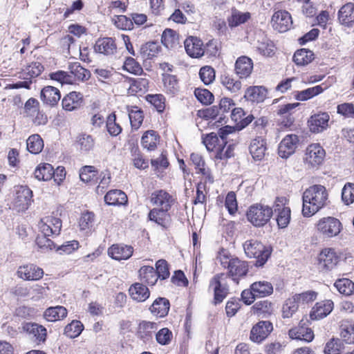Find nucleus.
Segmentation results:
<instances>
[{
  "label": "nucleus",
  "mask_w": 354,
  "mask_h": 354,
  "mask_svg": "<svg viewBox=\"0 0 354 354\" xmlns=\"http://www.w3.org/2000/svg\"><path fill=\"white\" fill-rule=\"evenodd\" d=\"M328 199V193L324 186L321 185L310 186L303 193V215L306 217L314 215L326 205Z\"/></svg>",
  "instance_id": "1"
},
{
  "label": "nucleus",
  "mask_w": 354,
  "mask_h": 354,
  "mask_svg": "<svg viewBox=\"0 0 354 354\" xmlns=\"http://www.w3.org/2000/svg\"><path fill=\"white\" fill-rule=\"evenodd\" d=\"M217 261L228 270L227 275L238 282L241 277L245 276L248 272V264L246 261L232 256L226 250H221L216 257Z\"/></svg>",
  "instance_id": "2"
},
{
  "label": "nucleus",
  "mask_w": 354,
  "mask_h": 354,
  "mask_svg": "<svg viewBox=\"0 0 354 354\" xmlns=\"http://www.w3.org/2000/svg\"><path fill=\"white\" fill-rule=\"evenodd\" d=\"M245 253L249 258L257 259L255 265L262 266L268 259L271 251L257 240H248L243 244Z\"/></svg>",
  "instance_id": "3"
},
{
  "label": "nucleus",
  "mask_w": 354,
  "mask_h": 354,
  "mask_svg": "<svg viewBox=\"0 0 354 354\" xmlns=\"http://www.w3.org/2000/svg\"><path fill=\"white\" fill-rule=\"evenodd\" d=\"M272 207L263 204H254L250 207L247 212L248 220L255 227L265 225L272 218Z\"/></svg>",
  "instance_id": "4"
},
{
  "label": "nucleus",
  "mask_w": 354,
  "mask_h": 354,
  "mask_svg": "<svg viewBox=\"0 0 354 354\" xmlns=\"http://www.w3.org/2000/svg\"><path fill=\"white\" fill-rule=\"evenodd\" d=\"M224 277L223 273L217 274L209 281V290L214 293V304L221 303L229 293V287L224 281Z\"/></svg>",
  "instance_id": "5"
},
{
  "label": "nucleus",
  "mask_w": 354,
  "mask_h": 354,
  "mask_svg": "<svg viewBox=\"0 0 354 354\" xmlns=\"http://www.w3.org/2000/svg\"><path fill=\"white\" fill-rule=\"evenodd\" d=\"M317 230L324 236L330 238L337 236L341 231L340 221L334 217H325L320 219L317 225Z\"/></svg>",
  "instance_id": "6"
},
{
  "label": "nucleus",
  "mask_w": 354,
  "mask_h": 354,
  "mask_svg": "<svg viewBox=\"0 0 354 354\" xmlns=\"http://www.w3.org/2000/svg\"><path fill=\"white\" fill-rule=\"evenodd\" d=\"M32 190L26 186H19L16 189L13 207L18 212L26 210L31 204Z\"/></svg>",
  "instance_id": "7"
},
{
  "label": "nucleus",
  "mask_w": 354,
  "mask_h": 354,
  "mask_svg": "<svg viewBox=\"0 0 354 354\" xmlns=\"http://www.w3.org/2000/svg\"><path fill=\"white\" fill-rule=\"evenodd\" d=\"M38 227L43 234L57 236L61 232L62 221L53 216H46L41 218Z\"/></svg>",
  "instance_id": "8"
},
{
  "label": "nucleus",
  "mask_w": 354,
  "mask_h": 354,
  "mask_svg": "<svg viewBox=\"0 0 354 354\" xmlns=\"http://www.w3.org/2000/svg\"><path fill=\"white\" fill-rule=\"evenodd\" d=\"M286 198L277 197L274 202V211L277 213V222L279 228H285L290 221V209L286 207Z\"/></svg>",
  "instance_id": "9"
},
{
  "label": "nucleus",
  "mask_w": 354,
  "mask_h": 354,
  "mask_svg": "<svg viewBox=\"0 0 354 354\" xmlns=\"http://www.w3.org/2000/svg\"><path fill=\"white\" fill-rule=\"evenodd\" d=\"M319 266L322 270L333 269L339 261V256L333 248H324L318 256Z\"/></svg>",
  "instance_id": "10"
},
{
  "label": "nucleus",
  "mask_w": 354,
  "mask_h": 354,
  "mask_svg": "<svg viewBox=\"0 0 354 354\" xmlns=\"http://www.w3.org/2000/svg\"><path fill=\"white\" fill-rule=\"evenodd\" d=\"M273 330L272 324L269 321H260L251 329L250 338L256 343H261Z\"/></svg>",
  "instance_id": "11"
},
{
  "label": "nucleus",
  "mask_w": 354,
  "mask_h": 354,
  "mask_svg": "<svg viewBox=\"0 0 354 354\" xmlns=\"http://www.w3.org/2000/svg\"><path fill=\"white\" fill-rule=\"evenodd\" d=\"M299 139L295 134L285 136L279 143L278 153L283 158H288L292 155L299 145Z\"/></svg>",
  "instance_id": "12"
},
{
  "label": "nucleus",
  "mask_w": 354,
  "mask_h": 354,
  "mask_svg": "<svg viewBox=\"0 0 354 354\" xmlns=\"http://www.w3.org/2000/svg\"><path fill=\"white\" fill-rule=\"evenodd\" d=\"M271 24L274 30L280 32H286L292 24L291 15L286 10H278L273 14Z\"/></svg>",
  "instance_id": "13"
},
{
  "label": "nucleus",
  "mask_w": 354,
  "mask_h": 354,
  "mask_svg": "<svg viewBox=\"0 0 354 354\" xmlns=\"http://www.w3.org/2000/svg\"><path fill=\"white\" fill-rule=\"evenodd\" d=\"M325 151L319 144H312L306 149L305 161L311 167L321 165L325 157Z\"/></svg>",
  "instance_id": "14"
},
{
  "label": "nucleus",
  "mask_w": 354,
  "mask_h": 354,
  "mask_svg": "<svg viewBox=\"0 0 354 354\" xmlns=\"http://www.w3.org/2000/svg\"><path fill=\"white\" fill-rule=\"evenodd\" d=\"M256 39V48L262 55L271 57L274 54L275 46L273 42L263 32L261 31L257 32Z\"/></svg>",
  "instance_id": "15"
},
{
  "label": "nucleus",
  "mask_w": 354,
  "mask_h": 354,
  "mask_svg": "<svg viewBox=\"0 0 354 354\" xmlns=\"http://www.w3.org/2000/svg\"><path fill=\"white\" fill-rule=\"evenodd\" d=\"M203 142L209 151H216V158L223 159V151L226 145H222L221 138L216 133H211L203 139Z\"/></svg>",
  "instance_id": "16"
},
{
  "label": "nucleus",
  "mask_w": 354,
  "mask_h": 354,
  "mask_svg": "<svg viewBox=\"0 0 354 354\" xmlns=\"http://www.w3.org/2000/svg\"><path fill=\"white\" fill-rule=\"evenodd\" d=\"M83 102V95L80 92L71 91L66 94L62 101V108L67 111L79 109Z\"/></svg>",
  "instance_id": "17"
},
{
  "label": "nucleus",
  "mask_w": 354,
  "mask_h": 354,
  "mask_svg": "<svg viewBox=\"0 0 354 354\" xmlns=\"http://www.w3.org/2000/svg\"><path fill=\"white\" fill-rule=\"evenodd\" d=\"M185 48L192 57H201L204 55L205 48L202 41L196 37H189L185 41Z\"/></svg>",
  "instance_id": "18"
},
{
  "label": "nucleus",
  "mask_w": 354,
  "mask_h": 354,
  "mask_svg": "<svg viewBox=\"0 0 354 354\" xmlns=\"http://www.w3.org/2000/svg\"><path fill=\"white\" fill-rule=\"evenodd\" d=\"M68 74L75 81L84 82L91 77V73L88 70L81 66L78 62H69L68 64Z\"/></svg>",
  "instance_id": "19"
},
{
  "label": "nucleus",
  "mask_w": 354,
  "mask_h": 354,
  "mask_svg": "<svg viewBox=\"0 0 354 354\" xmlns=\"http://www.w3.org/2000/svg\"><path fill=\"white\" fill-rule=\"evenodd\" d=\"M329 115L326 112L312 115L308 120L310 129L313 133H319L326 129L329 121Z\"/></svg>",
  "instance_id": "20"
},
{
  "label": "nucleus",
  "mask_w": 354,
  "mask_h": 354,
  "mask_svg": "<svg viewBox=\"0 0 354 354\" xmlns=\"http://www.w3.org/2000/svg\"><path fill=\"white\" fill-rule=\"evenodd\" d=\"M133 249L131 246L115 244L113 245L108 250L109 255L115 260H126L129 259L133 254Z\"/></svg>",
  "instance_id": "21"
},
{
  "label": "nucleus",
  "mask_w": 354,
  "mask_h": 354,
  "mask_svg": "<svg viewBox=\"0 0 354 354\" xmlns=\"http://www.w3.org/2000/svg\"><path fill=\"white\" fill-rule=\"evenodd\" d=\"M17 274L25 280H38L43 277L44 271L35 265L30 264L19 267Z\"/></svg>",
  "instance_id": "22"
},
{
  "label": "nucleus",
  "mask_w": 354,
  "mask_h": 354,
  "mask_svg": "<svg viewBox=\"0 0 354 354\" xmlns=\"http://www.w3.org/2000/svg\"><path fill=\"white\" fill-rule=\"evenodd\" d=\"M95 51L105 55H113L117 50L114 39L111 37L98 39L94 46Z\"/></svg>",
  "instance_id": "23"
},
{
  "label": "nucleus",
  "mask_w": 354,
  "mask_h": 354,
  "mask_svg": "<svg viewBox=\"0 0 354 354\" xmlns=\"http://www.w3.org/2000/svg\"><path fill=\"white\" fill-rule=\"evenodd\" d=\"M333 302L331 300L317 302L310 313V318L319 319L326 317L333 310Z\"/></svg>",
  "instance_id": "24"
},
{
  "label": "nucleus",
  "mask_w": 354,
  "mask_h": 354,
  "mask_svg": "<svg viewBox=\"0 0 354 354\" xmlns=\"http://www.w3.org/2000/svg\"><path fill=\"white\" fill-rule=\"evenodd\" d=\"M158 325L156 322L142 321L138 327L137 335L143 342H147L152 339L153 334L158 330Z\"/></svg>",
  "instance_id": "25"
},
{
  "label": "nucleus",
  "mask_w": 354,
  "mask_h": 354,
  "mask_svg": "<svg viewBox=\"0 0 354 354\" xmlns=\"http://www.w3.org/2000/svg\"><path fill=\"white\" fill-rule=\"evenodd\" d=\"M151 202L160 208L170 209L174 202L172 196L166 191L160 189L151 194Z\"/></svg>",
  "instance_id": "26"
},
{
  "label": "nucleus",
  "mask_w": 354,
  "mask_h": 354,
  "mask_svg": "<svg viewBox=\"0 0 354 354\" xmlns=\"http://www.w3.org/2000/svg\"><path fill=\"white\" fill-rule=\"evenodd\" d=\"M253 70L252 60L246 56L237 59L235 63V72L240 78H247Z\"/></svg>",
  "instance_id": "27"
},
{
  "label": "nucleus",
  "mask_w": 354,
  "mask_h": 354,
  "mask_svg": "<svg viewBox=\"0 0 354 354\" xmlns=\"http://www.w3.org/2000/svg\"><path fill=\"white\" fill-rule=\"evenodd\" d=\"M290 338L297 340H302L306 342H311L314 338V333L311 328L299 325L289 330Z\"/></svg>",
  "instance_id": "28"
},
{
  "label": "nucleus",
  "mask_w": 354,
  "mask_h": 354,
  "mask_svg": "<svg viewBox=\"0 0 354 354\" xmlns=\"http://www.w3.org/2000/svg\"><path fill=\"white\" fill-rule=\"evenodd\" d=\"M169 209L166 208H153L149 212V218L160 226L167 227L171 223L170 215L168 213Z\"/></svg>",
  "instance_id": "29"
},
{
  "label": "nucleus",
  "mask_w": 354,
  "mask_h": 354,
  "mask_svg": "<svg viewBox=\"0 0 354 354\" xmlns=\"http://www.w3.org/2000/svg\"><path fill=\"white\" fill-rule=\"evenodd\" d=\"M23 329L31 338H35V341L44 342L46 337V329L43 326L36 323H26L23 326Z\"/></svg>",
  "instance_id": "30"
},
{
  "label": "nucleus",
  "mask_w": 354,
  "mask_h": 354,
  "mask_svg": "<svg viewBox=\"0 0 354 354\" xmlns=\"http://www.w3.org/2000/svg\"><path fill=\"white\" fill-rule=\"evenodd\" d=\"M266 141L260 137L251 141L249 150L254 160H261L263 159L266 150Z\"/></svg>",
  "instance_id": "31"
},
{
  "label": "nucleus",
  "mask_w": 354,
  "mask_h": 354,
  "mask_svg": "<svg viewBox=\"0 0 354 354\" xmlns=\"http://www.w3.org/2000/svg\"><path fill=\"white\" fill-rule=\"evenodd\" d=\"M169 307L170 304L167 299L159 297L153 301L149 309L153 315L164 317L168 314Z\"/></svg>",
  "instance_id": "32"
},
{
  "label": "nucleus",
  "mask_w": 354,
  "mask_h": 354,
  "mask_svg": "<svg viewBox=\"0 0 354 354\" xmlns=\"http://www.w3.org/2000/svg\"><path fill=\"white\" fill-rule=\"evenodd\" d=\"M190 159L193 164L195 165L196 169L198 170V174H201L205 178V182L212 183L214 178L208 168H206L205 163L202 156L198 153H192L190 156Z\"/></svg>",
  "instance_id": "33"
},
{
  "label": "nucleus",
  "mask_w": 354,
  "mask_h": 354,
  "mask_svg": "<svg viewBox=\"0 0 354 354\" xmlns=\"http://www.w3.org/2000/svg\"><path fill=\"white\" fill-rule=\"evenodd\" d=\"M129 292L131 297L138 302L145 301L150 295L148 288L140 283H136L131 285Z\"/></svg>",
  "instance_id": "34"
},
{
  "label": "nucleus",
  "mask_w": 354,
  "mask_h": 354,
  "mask_svg": "<svg viewBox=\"0 0 354 354\" xmlns=\"http://www.w3.org/2000/svg\"><path fill=\"white\" fill-rule=\"evenodd\" d=\"M41 98L44 103L53 106L60 100L61 94L57 88L47 86L41 90Z\"/></svg>",
  "instance_id": "35"
},
{
  "label": "nucleus",
  "mask_w": 354,
  "mask_h": 354,
  "mask_svg": "<svg viewBox=\"0 0 354 354\" xmlns=\"http://www.w3.org/2000/svg\"><path fill=\"white\" fill-rule=\"evenodd\" d=\"M338 19L342 24L352 26L354 23V4L348 3L343 6L339 10Z\"/></svg>",
  "instance_id": "36"
},
{
  "label": "nucleus",
  "mask_w": 354,
  "mask_h": 354,
  "mask_svg": "<svg viewBox=\"0 0 354 354\" xmlns=\"http://www.w3.org/2000/svg\"><path fill=\"white\" fill-rule=\"evenodd\" d=\"M267 90L263 86H254L248 88L245 93V97L253 102H262L266 98Z\"/></svg>",
  "instance_id": "37"
},
{
  "label": "nucleus",
  "mask_w": 354,
  "mask_h": 354,
  "mask_svg": "<svg viewBox=\"0 0 354 354\" xmlns=\"http://www.w3.org/2000/svg\"><path fill=\"white\" fill-rule=\"evenodd\" d=\"M127 200L126 194L119 189L111 190L104 196V201L109 205H125Z\"/></svg>",
  "instance_id": "38"
},
{
  "label": "nucleus",
  "mask_w": 354,
  "mask_h": 354,
  "mask_svg": "<svg viewBox=\"0 0 354 354\" xmlns=\"http://www.w3.org/2000/svg\"><path fill=\"white\" fill-rule=\"evenodd\" d=\"M159 142V136L153 130L147 131L141 138V145L148 151H153Z\"/></svg>",
  "instance_id": "39"
},
{
  "label": "nucleus",
  "mask_w": 354,
  "mask_h": 354,
  "mask_svg": "<svg viewBox=\"0 0 354 354\" xmlns=\"http://www.w3.org/2000/svg\"><path fill=\"white\" fill-rule=\"evenodd\" d=\"M67 313L65 307L57 306L47 308L44 312V317L48 322H56L66 317Z\"/></svg>",
  "instance_id": "40"
},
{
  "label": "nucleus",
  "mask_w": 354,
  "mask_h": 354,
  "mask_svg": "<svg viewBox=\"0 0 354 354\" xmlns=\"http://www.w3.org/2000/svg\"><path fill=\"white\" fill-rule=\"evenodd\" d=\"M162 82L164 90L167 94L174 96L178 93L179 91V86L178 80L175 75L163 73Z\"/></svg>",
  "instance_id": "41"
},
{
  "label": "nucleus",
  "mask_w": 354,
  "mask_h": 354,
  "mask_svg": "<svg viewBox=\"0 0 354 354\" xmlns=\"http://www.w3.org/2000/svg\"><path fill=\"white\" fill-rule=\"evenodd\" d=\"M251 289L255 292L257 297H264L273 292V287L268 281H257L251 285Z\"/></svg>",
  "instance_id": "42"
},
{
  "label": "nucleus",
  "mask_w": 354,
  "mask_h": 354,
  "mask_svg": "<svg viewBox=\"0 0 354 354\" xmlns=\"http://www.w3.org/2000/svg\"><path fill=\"white\" fill-rule=\"evenodd\" d=\"M251 17L249 12H243L236 9H232L231 16L228 18V24L230 27H236L248 21Z\"/></svg>",
  "instance_id": "43"
},
{
  "label": "nucleus",
  "mask_w": 354,
  "mask_h": 354,
  "mask_svg": "<svg viewBox=\"0 0 354 354\" xmlns=\"http://www.w3.org/2000/svg\"><path fill=\"white\" fill-rule=\"evenodd\" d=\"M55 174V170L51 165L44 163L39 165L35 169L34 175L39 180H49Z\"/></svg>",
  "instance_id": "44"
},
{
  "label": "nucleus",
  "mask_w": 354,
  "mask_h": 354,
  "mask_svg": "<svg viewBox=\"0 0 354 354\" xmlns=\"http://www.w3.org/2000/svg\"><path fill=\"white\" fill-rule=\"evenodd\" d=\"M27 149L31 153L37 154L41 151L44 148V141L38 134H34L27 139Z\"/></svg>",
  "instance_id": "45"
},
{
  "label": "nucleus",
  "mask_w": 354,
  "mask_h": 354,
  "mask_svg": "<svg viewBox=\"0 0 354 354\" xmlns=\"http://www.w3.org/2000/svg\"><path fill=\"white\" fill-rule=\"evenodd\" d=\"M140 275L145 282L149 286L156 284L159 278L156 270L151 266H143L140 270Z\"/></svg>",
  "instance_id": "46"
},
{
  "label": "nucleus",
  "mask_w": 354,
  "mask_h": 354,
  "mask_svg": "<svg viewBox=\"0 0 354 354\" xmlns=\"http://www.w3.org/2000/svg\"><path fill=\"white\" fill-rule=\"evenodd\" d=\"M334 286L342 295L350 296L354 293V283L348 279H340L335 281Z\"/></svg>",
  "instance_id": "47"
},
{
  "label": "nucleus",
  "mask_w": 354,
  "mask_h": 354,
  "mask_svg": "<svg viewBox=\"0 0 354 354\" xmlns=\"http://www.w3.org/2000/svg\"><path fill=\"white\" fill-rule=\"evenodd\" d=\"M313 53L306 49L296 51L293 55V61L297 65H306L313 59Z\"/></svg>",
  "instance_id": "48"
},
{
  "label": "nucleus",
  "mask_w": 354,
  "mask_h": 354,
  "mask_svg": "<svg viewBox=\"0 0 354 354\" xmlns=\"http://www.w3.org/2000/svg\"><path fill=\"white\" fill-rule=\"evenodd\" d=\"M221 84L231 93H238L242 86L241 81L235 80L229 75H223L221 77Z\"/></svg>",
  "instance_id": "49"
},
{
  "label": "nucleus",
  "mask_w": 354,
  "mask_h": 354,
  "mask_svg": "<svg viewBox=\"0 0 354 354\" xmlns=\"http://www.w3.org/2000/svg\"><path fill=\"white\" fill-rule=\"evenodd\" d=\"M160 48L157 42L150 41L141 46L140 53L145 59H151L158 53Z\"/></svg>",
  "instance_id": "50"
},
{
  "label": "nucleus",
  "mask_w": 354,
  "mask_h": 354,
  "mask_svg": "<svg viewBox=\"0 0 354 354\" xmlns=\"http://www.w3.org/2000/svg\"><path fill=\"white\" fill-rule=\"evenodd\" d=\"M299 304L296 301L294 295L287 299L282 307V315L283 318L291 317L298 310Z\"/></svg>",
  "instance_id": "51"
},
{
  "label": "nucleus",
  "mask_w": 354,
  "mask_h": 354,
  "mask_svg": "<svg viewBox=\"0 0 354 354\" xmlns=\"http://www.w3.org/2000/svg\"><path fill=\"white\" fill-rule=\"evenodd\" d=\"M324 88L321 85L308 88L306 90L297 92L295 97L297 100L305 101L312 98L313 97L322 93Z\"/></svg>",
  "instance_id": "52"
},
{
  "label": "nucleus",
  "mask_w": 354,
  "mask_h": 354,
  "mask_svg": "<svg viewBox=\"0 0 354 354\" xmlns=\"http://www.w3.org/2000/svg\"><path fill=\"white\" fill-rule=\"evenodd\" d=\"M344 349V344L338 338H333L325 346L324 352L325 354H340Z\"/></svg>",
  "instance_id": "53"
},
{
  "label": "nucleus",
  "mask_w": 354,
  "mask_h": 354,
  "mask_svg": "<svg viewBox=\"0 0 354 354\" xmlns=\"http://www.w3.org/2000/svg\"><path fill=\"white\" fill-rule=\"evenodd\" d=\"M83 329L84 326L80 321L73 320L65 327L64 334L70 338H75L81 334Z\"/></svg>",
  "instance_id": "54"
},
{
  "label": "nucleus",
  "mask_w": 354,
  "mask_h": 354,
  "mask_svg": "<svg viewBox=\"0 0 354 354\" xmlns=\"http://www.w3.org/2000/svg\"><path fill=\"white\" fill-rule=\"evenodd\" d=\"M342 200L343 203L348 205L354 202V184L347 183L344 185L342 190Z\"/></svg>",
  "instance_id": "55"
},
{
  "label": "nucleus",
  "mask_w": 354,
  "mask_h": 354,
  "mask_svg": "<svg viewBox=\"0 0 354 354\" xmlns=\"http://www.w3.org/2000/svg\"><path fill=\"white\" fill-rule=\"evenodd\" d=\"M112 21L115 26L121 30H131L133 28V24L130 18L127 17L125 15L115 16Z\"/></svg>",
  "instance_id": "56"
},
{
  "label": "nucleus",
  "mask_w": 354,
  "mask_h": 354,
  "mask_svg": "<svg viewBox=\"0 0 354 354\" xmlns=\"http://www.w3.org/2000/svg\"><path fill=\"white\" fill-rule=\"evenodd\" d=\"M95 215L93 213L86 212L82 214L80 219V227L82 231L88 232L93 226Z\"/></svg>",
  "instance_id": "57"
},
{
  "label": "nucleus",
  "mask_w": 354,
  "mask_h": 354,
  "mask_svg": "<svg viewBox=\"0 0 354 354\" xmlns=\"http://www.w3.org/2000/svg\"><path fill=\"white\" fill-rule=\"evenodd\" d=\"M129 118L130 120L131 125L134 129H138L141 126L143 121V114L140 109L135 107L134 109L131 110L129 113Z\"/></svg>",
  "instance_id": "58"
},
{
  "label": "nucleus",
  "mask_w": 354,
  "mask_h": 354,
  "mask_svg": "<svg viewBox=\"0 0 354 354\" xmlns=\"http://www.w3.org/2000/svg\"><path fill=\"white\" fill-rule=\"evenodd\" d=\"M124 68L130 73L141 75L143 69L140 64L133 57H127L124 63Z\"/></svg>",
  "instance_id": "59"
},
{
  "label": "nucleus",
  "mask_w": 354,
  "mask_h": 354,
  "mask_svg": "<svg viewBox=\"0 0 354 354\" xmlns=\"http://www.w3.org/2000/svg\"><path fill=\"white\" fill-rule=\"evenodd\" d=\"M116 115L114 113L110 114L106 120V128L108 132L113 136L119 135L122 131V127L116 123Z\"/></svg>",
  "instance_id": "60"
},
{
  "label": "nucleus",
  "mask_w": 354,
  "mask_h": 354,
  "mask_svg": "<svg viewBox=\"0 0 354 354\" xmlns=\"http://www.w3.org/2000/svg\"><path fill=\"white\" fill-rule=\"evenodd\" d=\"M199 75L203 82L208 85L215 80L214 69L209 66H203L201 68Z\"/></svg>",
  "instance_id": "61"
},
{
  "label": "nucleus",
  "mask_w": 354,
  "mask_h": 354,
  "mask_svg": "<svg viewBox=\"0 0 354 354\" xmlns=\"http://www.w3.org/2000/svg\"><path fill=\"white\" fill-rule=\"evenodd\" d=\"M194 94L198 101L204 104H209L214 100L213 94L205 88H196Z\"/></svg>",
  "instance_id": "62"
},
{
  "label": "nucleus",
  "mask_w": 354,
  "mask_h": 354,
  "mask_svg": "<svg viewBox=\"0 0 354 354\" xmlns=\"http://www.w3.org/2000/svg\"><path fill=\"white\" fill-rule=\"evenodd\" d=\"M97 176V171L92 166H84L80 172V178L84 183L93 181Z\"/></svg>",
  "instance_id": "63"
},
{
  "label": "nucleus",
  "mask_w": 354,
  "mask_h": 354,
  "mask_svg": "<svg viewBox=\"0 0 354 354\" xmlns=\"http://www.w3.org/2000/svg\"><path fill=\"white\" fill-rule=\"evenodd\" d=\"M341 337L347 344H354V324L342 325Z\"/></svg>",
  "instance_id": "64"
}]
</instances>
